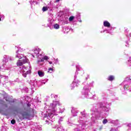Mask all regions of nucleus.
<instances>
[{"mask_svg":"<svg viewBox=\"0 0 131 131\" xmlns=\"http://www.w3.org/2000/svg\"><path fill=\"white\" fill-rule=\"evenodd\" d=\"M0 18H1V19H5V15H4V14H2V13H0Z\"/></svg>","mask_w":131,"mask_h":131,"instance_id":"26","label":"nucleus"},{"mask_svg":"<svg viewBox=\"0 0 131 131\" xmlns=\"http://www.w3.org/2000/svg\"><path fill=\"white\" fill-rule=\"evenodd\" d=\"M74 131H80V129H78V128H75Z\"/></svg>","mask_w":131,"mask_h":131,"instance_id":"31","label":"nucleus"},{"mask_svg":"<svg viewBox=\"0 0 131 131\" xmlns=\"http://www.w3.org/2000/svg\"><path fill=\"white\" fill-rule=\"evenodd\" d=\"M5 79H8V76L5 77Z\"/></svg>","mask_w":131,"mask_h":131,"instance_id":"35","label":"nucleus"},{"mask_svg":"<svg viewBox=\"0 0 131 131\" xmlns=\"http://www.w3.org/2000/svg\"><path fill=\"white\" fill-rule=\"evenodd\" d=\"M51 97H54V98H55V99H56V98H57L58 96L57 95H55L52 94L51 95Z\"/></svg>","mask_w":131,"mask_h":131,"instance_id":"30","label":"nucleus"},{"mask_svg":"<svg viewBox=\"0 0 131 131\" xmlns=\"http://www.w3.org/2000/svg\"><path fill=\"white\" fill-rule=\"evenodd\" d=\"M76 69H77V71H79V70H80V69H81V67H80V66H79V64L76 65Z\"/></svg>","mask_w":131,"mask_h":131,"instance_id":"20","label":"nucleus"},{"mask_svg":"<svg viewBox=\"0 0 131 131\" xmlns=\"http://www.w3.org/2000/svg\"><path fill=\"white\" fill-rule=\"evenodd\" d=\"M107 122H108V120H107V119H103V120L102 121V123L103 124H106V123H107Z\"/></svg>","mask_w":131,"mask_h":131,"instance_id":"24","label":"nucleus"},{"mask_svg":"<svg viewBox=\"0 0 131 131\" xmlns=\"http://www.w3.org/2000/svg\"><path fill=\"white\" fill-rule=\"evenodd\" d=\"M17 66H20L19 67L20 71L23 73V76H24V77H26L28 74H30V73H31V70L27 71L25 73V71L27 70V68L25 67L24 66H23V62H22L21 60H18L17 61Z\"/></svg>","mask_w":131,"mask_h":131,"instance_id":"3","label":"nucleus"},{"mask_svg":"<svg viewBox=\"0 0 131 131\" xmlns=\"http://www.w3.org/2000/svg\"><path fill=\"white\" fill-rule=\"evenodd\" d=\"M75 74H76V75H78V73H77V72H76L75 73Z\"/></svg>","mask_w":131,"mask_h":131,"instance_id":"36","label":"nucleus"},{"mask_svg":"<svg viewBox=\"0 0 131 131\" xmlns=\"http://www.w3.org/2000/svg\"><path fill=\"white\" fill-rule=\"evenodd\" d=\"M75 78H76V76H74V81H73L72 83L71 84V90H73L75 86H77V83L79 82V81H77L76 82V81H75Z\"/></svg>","mask_w":131,"mask_h":131,"instance_id":"9","label":"nucleus"},{"mask_svg":"<svg viewBox=\"0 0 131 131\" xmlns=\"http://www.w3.org/2000/svg\"><path fill=\"white\" fill-rule=\"evenodd\" d=\"M54 61H55L54 64H57L58 63V58L54 59Z\"/></svg>","mask_w":131,"mask_h":131,"instance_id":"29","label":"nucleus"},{"mask_svg":"<svg viewBox=\"0 0 131 131\" xmlns=\"http://www.w3.org/2000/svg\"><path fill=\"white\" fill-rule=\"evenodd\" d=\"M103 26L104 27H110L111 26V25L108 21H104L103 22Z\"/></svg>","mask_w":131,"mask_h":131,"instance_id":"13","label":"nucleus"},{"mask_svg":"<svg viewBox=\"0 0 131 131\" xmlns=\"http://www.w3.org/2000/svg\"><path fill=\"white\" fill-rule=\"evenodd\" d=\"M128 88H129V86H128L127 84H126L124 86V89H125V91H127Z\"/></svg>","mask_w":131,"mask_h":131,"instance_id":"23","label":"nucleus"},{"mask_svg":"<svg viewBox=\"0 0 131 131\" xmlns=\"http://www.w3.org/2000/svg\"><path fill=\"white\" fill-rule=\"evenodd\" d=\"M38 74L40 77H43L45 76V72L41 71H38Z\"/></svg>","mask_w":131,"mask_h":131,"instance_id":"15","label":"nucleus"},{"mask_svg":"<svg viewBox=\"0 0 131 131\" xmlns=\"http://www.w3.org/2000/svg\"><path fill=\"white\" fill-rule=\"evenodd\" d=\"M80 16L79 14V16Z\"/></svg>","mask_w":131,"mask_h":131,"instance_id":"41","label":"nucleus"},{"mask_svg":"<svg viewBox=\"0 0 131 131\" xmlns=\"http://www.w3.org/2000/svg\"><path fill=\"white\" fill-rule=\"evenodd\" d=\"M82 118L80 117L79 118V119L78 120L79 123H80L81 124V126H82Z\"/></svg>","mask_w":131,"mask_h":131,"instance_id":"19","label":"nucleus"},{"mask_svg":"<svg viewBox=\"0 0 131 131\" xmlns=\"http://www.w3.org/2000/svg\"><path fill=\"white\" fill-rule=\"evenodd\" d=\"M11 123H12V124H15V123H16V121H15V120H12L11 121Z\"/></svg>","mask_w":131,"mask_h":131,"instance_id":"28","label":"nucleus"},{"mask_svg":"<svg viewBox=\"0 0 131 131\" xmlns=\"http://www.w3.org/2000/svg\"><path fill=\"white\" fill-rule=\"evenodd\" d=\"M6 62H8V58H6Z\"/></svg>","mask_w":131,"mask_h":131,"instance_id":"37","label":"nucleus"},{"mask_svg":"<svg viewBox=\"0 0 131 131\" xmlns=\"http://www.w3.org/2000/svg\"><path fill=\"white\" fill-rule=\"evenodd\" d=\"M52 128H57L56 131H65V129L62 126L58 127V125H55L52 127Z\"/></svg>","mask_w":131,"mask_h":131,"instance_id":"12","label":"nucleus"},{"mask_svg":"<svg viewBox=\"0 0 131 131\" xmlns=\"http://www.w3.org/2000/svg\"><path fill=\"white\" fill-rule=\"evenodd\" d=\"M61 121H63V118H60L58 121L59 125H57L58 127L61 126Z\"/></svg>","mask_w":131,"mask_h":131,"instance_id":"18","label":"nucleus"},{"mask_svg":"<svg viewBox=\"0 0 131 131\" xmlns=\"http://www.w3.org/2000/svg\"><path fill=\"white\" fill-rule=\"evenodd\" d=\"M52 27H53L54 29H59V28H60V25L58 24H55L54 25H52Z\"/></svg>","mask_w":131,"mask_h":131,"instance_id":"16","label":"nucleus"},{"mask_svg":"<svg viewBox=\"0 0 131 131\" xmlns=\"http://www.w3.org/2000/svg\"><path fill=\"white\" fill-rule=\"evenodd\" d=\"M49 24H47L48 27H49L50 29H53V19L52 18H49L48 20Z\"/></svg>","mask_w":131,"mask_h":131,"instance_id":"11","label":"nucleus"},{"mask_svg":"<svg viewBox=\"0 0 131 131\" xmlns=\"http://www.w3.org/2000/svg\"><path fill=\"white\" fill-rule=\"evenodd\" d=\"M15 81H16L17 82H19V79H16Z\"/></svg>","mask_w":131,"mask_h":131,"instance_id":"32","label":"nucleus"},{"mask_svg":"<svg viewBox=\"0 0 131 131\" xmlns=\"http://www.w3.org/2000/svg\"><path fill=\"white\" fill-rule=\"evenodd\" d=\"M27 106H28V108H29V107H30V104H27Z\"/></svg>","mask_w":131,"mask_h":131,"instance_id":"33","label":"nucleus"},{"mask_svg":"<svg viewBox=\"0 0 131 131\" xmlns=\"http://www.w3.org/2000/svg\"><path fill=\"white\" fill-rule=\"evenodd\" d=\"M32 56L34 57V55L32 54Z\"/></svg>","mask_w":131,"mask_h":131,"instance_id":"38","label":"nucleus"},{"mask_svg":"<svg viewBox=\"0 0 131 131\" xmlns=\"http://www.w3.org/2000/svg\"><path fill=\"white\" fill-rule=\"evenodd\" d=\"M7 58H8V61H14V58L12 56H10L9 55H5L3 56V62H7Z\"/></svg>","mask_w":131,"mask_h":131,"instance_id":"7","label":"nucleus"},{"mask_svg":"<svg viewBox=\"0 0 131 131\" xmlns=\"http://www.w3.org/2000/svg\"><path fill=\"white\" fill-rule=\"evenodd\" d=\"M37 84L36 82H34V83H32V85H33V88H35Z\"/></svg>","mask_w":131,"mask_h":131,"instance_id":"27","label":"nucleus"},{"mask_svg":"<svg viewBox=\"0 0 131 131\" xmlns=\"http://www.w3.org/2000/svg\"><path fill=\"white\" fill-rule=\"evenodd\" d=\"M49 64H53V62H52V61H49Z\"/></svg>","mask_w":131,"mask_h":131,"instance_id":"34","label":"nucleus"},{"mask_svg":"<svg viewBox=\"0 0 131 131\" xmlns=\"http://www.w3.org/2000/svg\"><path fill=\"white\" fill-rule=\"evenodd\" d=\"M15 49H16L17 50H18L16 51V58H18V59H22V57H23V55L21 54L20 53V52H21V51H22V49H21V48H18L16 47Z\"/></svg>","mask_w":131,"mask_h":131,"instance_id":"4","label":"nucleus"},{"mask_svg":"<svg viewBox=\"0 0 131 131\" xmlns=\"http://www.w3.org/2000/svg\"><path fill=\"white\" fill-rule=\"evenodd\" d=\"M34 112L32 108H29L28 110H25V111L21 113L23 118L21 119H30L34 116Z\"/></svg>","mask_w":131,"mask_h":131,"instance_id":"2","label":"nucleus"},{"mask_svg":"<svg viewBox=\"0 0 131 131\" xmlns=\"http://www.w3.org/2000/svg\"><path fill=\"white\" fill-rule=\"evenodd\" d=\"M101 128H100V130H101Z\"/></svg>","mask_w":131,"mask_h":131,"instance_id":"40","label":"nucleus"},{"mask_svg":"<svg viewBox=\"0 0 131 131\" xmlns=\"http://www.w3.org/2000/svg\"><path fill=\"white\" fill-rule=\"evenodd\" d=\"M53 71H54V69L53 68H50L49 69L48 72H49L50 73H52V72H53Z\"/></svg>","mask_w":131,"mask_h":131,"instance_id":"25","label":"nucleus"},{"mask_svg":"<svg viewBox=\"0 0 131 131\" xmlns=\"http://www.w3.org/2000/svg\"><path fill=\"white\" fill-rule=\"evenodd\" d=\"M34 53V55L38 57V59H39L40 57H42L41 54L39 55V52H40V49L39 48H35V49L32 50Z\"/></svg>","mask_w":131,"mask_h":131,"instance_id":"5","label":"nucleus"},{"mask_svg":"<svg viewBox=\"0 0 131 131\" xmlns=\"http://www.w3.org/2000/svg\"><path fill=\"white\" fill-rule=\"evenodd\" d=\"M0 21H2V18L0 17Z\"/></svg>","mask_w":131,"mask_h":131,"instance_id":"39","label":"nucleus"},{"mask_svg":"<svg viewBox=\"0 0 131 131\" xmlns=\"http://www.w3.org/2000/svg\"><path fill=\"white\" fill-rule=\"evenodd\" d=\"M45 60H49V57L45 56L43 57L40 56L39 58V59H38L37 61V63L39 65H42V62H43V61H45Z\"/></svg>","mask_w":131,"mask_h":131,"instance_id":"6","label":"nucleus"},{"mask_svg":"<svg viewBox=\"0 0 131 131\" xmlns=\"http://www.w3.org/2000/svg\"><path fill=\"white\" fill-rule=\"evenodd\" d=\"M23 62L24 63H27V62H28V59L25 58L24 59H23Z\"/></svg>","mask_w":131,"mask_h":131,"instance_id":"22","label":"nucleus"},{"mask_svg":"<svg viewBox=\"0 0 131 131\" xmlns=\"http://www.w3.org/2000/svg\"><path fill=\"white\" fill-rule=\"evenodd\" d=\"M57 105H60L59 102L57 101H53L52 104H51L50 107L49 108L48 116H47L49 120L52 121V119L53 118L54 115H58L57 113H62V111L58 112L57 110H56V106Z\"/></svg>","mask_w":131,"mask_h":131,"instance_id":"1","label":"nucleus"},{"mask_svg":"<svg viewBox=\"0 0 131 131\" xmlns=\"http://www.w3.org/2000/svg\"><path fill=\"white\" fill-rule=\"evenodd\" d=\"M52 8V4L50 3L47 6H44L42 8V12H47L49 9H51Z\"/></svg>","mask_w":131,"mask_h":131,"instance_id":"10","label":"nucleus"},{"mask_svg":"<svg viewBox=\"0 0 131 131\" xmlns=\"http://www.w3.org/2000/svg\"><path fill=\"white\" fill-rule=\"evenodd\" d=\"M77 113H78V111L75 107H72L71 114L73 117L77 116Z\"/></svg>","mask_w":131,"mask_h":131,"instance_id":"8","label":"nucleus"},{"mask_svg":"<svg viewBox=\"0 0 131 131\" xmlns=\"http://www.w3.org/2000/svg\"><path fill=\"white\" fill-rule=\"evenodd\" d=\"M38 0H31L30 3L31 5H37L38 4Z\"/></svg>","mask_w":131,"mask_h":131,"instance_id":"14","label":"nucleus"},{"mask_svg":"<svg viewBox=\"0 0 131 131\" xmlns=\"http://www.w3.org/2000/svg\"><path fill=\"white\" fill-rule=\"evenodd\" d=\"M115 79V77H114V76L113 75L109 76L107 78L108 80H110V81H113V80H114Z\"/></svg>","mask_w":131,"mask_h":131,"instance_id":"17","label":"nucleus"},{"mask_svg":"<svg viewBox=\"0 0 131 131\" xmlns=\"http://www.w3.org/2000/svg\"><path fill=\"white\" fill-rule=\"evenodd\" d=\"M74 19V16H71L69 18V21H70V22H71L73 21Z\"/></svg>","mask_w":131,"mask_h":131,"instance_id":"21","label":"nucleus"}]
</instances>
